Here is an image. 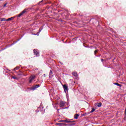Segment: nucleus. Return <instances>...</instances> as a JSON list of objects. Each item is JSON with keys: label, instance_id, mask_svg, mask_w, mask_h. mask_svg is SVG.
Masks as SVG:
<instances>
[{"label": "nucleus", "instance_id": "nucleus-5", "mask_svg": "<svg viewBox=\"0 0 126 126\" xmlns=\"http://www.w3.org/2000/svg\"><path fill=\"white\" fill-rule=\"evenodd\" d=\"M33 53H34V55H36V57L39 56V52H38V51H37L36 49L33 50Z\"/></svg>", "mask_w": 126, "mask_h": 126}, {"label": "nucleus", "instance_id": "nucleus-16", "mask_svg": "<svg viewBox=\"0 0 126 126\" xmlns=\"http://www.w3.org/2000/svg\"><path fill=\"white\" fill-rule=\"evenodd\" d=\"M19 68V67H16L13 70H17V69H18Z\"/></svg>", "mask_w": 126, "mask_h": 126}, {"label": "nucleus", "instance_id": "nucleus-21", "mask_svg": "<svg viewBox=\"0 0 126 126\" xmlns=\"http://www.w3.org/2000/svg\"><path fill=\"white\" fill-rule=\"evenodd\" d=\"M12 78H13L14 79H16V77L12 76Z\"/></svg>", "mask_w": 126, "mask_h": 126}, {"label": "nucleus", "instance_id": "nucleus-19", "mask_svg": "<svg viewBox=\"0 0 126 126\" xmlns=\"http://www.w3.org/2000/svg\"><path fill=\"white\" fill-rule=\"evenodd\" d=\"M98 52V50H96L95 51H94V55H96V54H97V52Z\"/></svg>", "mask_w": 126, "mask_h": 126}, {"label": "nucleus", "instance_id": "nucleus-7", "mask_svg": "<svg viewBox=\"0 0 126 126\" xmlns=\"http://www.w3.org/2000/svg\"><path fill=\"white\" fill-rule=\"evenodd\" d=\"M72 74L75 76V77H77L78 74H77V72H73Z\"/></svg>", "mask_w": 126, "mask_h": 126}, {"label": "nucleus", "instance_id": "nucleus-4", "mask_svg": "<svg viewBox=\"0 0 126 126\" xmlns=\"http://www.w3.org/2000/svg\"><path fill=\"white\" fill-rule=\"evenodd\" d=\"M40 87V85H37L32 88V90H36L37 88Z\"/></svg>", "mask_w": 126, "mask_h": 126}, {"label": "nucleus", "instance_id": "nucleus-10", "mask_svg": "<svg viewBox=\"0 0 126 126\" xmlns=\"http://www.w3.org/2000/svg\"><path fill=\"white\" fill-rule=\"evenodd\" d=\"M57 126H63V125H64V124L63 123H56Z\"/></svg>", "mask_w": 126, "mask_h": 126}, {"label": "nucleus", "instance_id": "nucleus-26", "mask_svg": "<svg viewBox=\"0 0 126 126\" xmlns=\"http://www.w3.org/2000/svg\"><path fill=\"white\" fill-rule=\"evenodd\" d=\"M46 76V74H44V76Z\"/></svg>", "mask_w": 126, "mask_h": 126}, {"label": "nucleus", "instance_id": "nucleus-14", "mask_svg": "<svg viewBox=\"0 0 126 126\" xmlns=\"http://www.w3.org/2000/svg\"><path fill=\"white\" fill-rule=\"evenodd\" d=\"M0 21H6V19L2 18V19H1Z\"/></svg>", "mask_w": 126, "mask_h": 126}, {"label": "nucleus", "instance_id": "nucleus-18", "mask_svg": "<svg viewBox=\"0 0 126 126\" xmlns=\"http://www.w3.org/2000/svg\"><path fill=\"white\" fill-rule=\"evenodd\" d=\"M95 111V109H94V108H93L92 110V111H91V113H93V112H94Z\"/></svg>", "mask_w": 126, "mask_h": 126}, {"label": "nucleus", "instance_id": "nucleus-20", "mask_svg": "<svg viewBox=\"0 0 126 126\" xmlns=\"http://www.w3.org/2000/svg\"><path fill=\"white\" fill-rule=\"evenodd\" d=\"M6 4H7V3H5L3 5V7H5V6H6Z\"/></svg>", "mask_w": 126, "mask_h": 126}, {"label": "nucleus", "instance_id": "nucleus-8", "mask_svg": "<svg viewBox=\"0 0 126 126\" xmlns=\"http://www.w3.org/2000/svg\"><path fill=\"white\" fill-rule=\"evenodd\" d=\"M52 74H53V71H52V70H51L50 71V73H49V77H53V75H52Z\"/></svg>", "mask_w": 126, "mask_h": 126}, {"label": "nucleus", "instance_id": "nucleus-13", "mask_svg": "<svg viewBox=\"0 0 126 126\" xmlns=\"http://www.w3.org/2000/svg\"><path fill=\"white\" fill-rule=\"evenodd\" d=\"M59 123H65V120H60V121H59Z\"/></svg>", "mask_w": 126, "mask_h": 126}, {"label": "nucleus", "instance_id": "nucleus-6", "mask_svg": "<svg viewBox=\"0 0 126 126\" xmlns=\"http://www.w3.org/2000/svg\"><path fill=\"white\" fill-rule=\"evenodd\" d=\"M64 105H65V102L63 101L60 102V107H64Z\"/></svg>", "mask_w": 126, "mask_h": 126}, {"label": "nucleus", "instance_id": "nucleus-9", "mask_svg": "<svg viewBox=\"0 0 126 126\" xmlns=\"http://www.w3.org/2000/svg\"><path fill=\"white\" fill-rule=\"evenodd\" d=\"M78 117H79V115L78 114H76L74 116V118L77 119H78Z\"/></svg>", "mask_w": 126, "mask_h": 126}, {"label": "nucleus", "instance_id": "nucleus-23", "mask_svg": "<svg viewBox=\"0 0 126 126\" xmlns=\"http://www.w3.org/2000/svg\"><path fill=\"white\" fill-rule=\"evenodd\" d=\"M101 61L102 63H103V62H104V59H101Z\"/></svg>", "mask_w": 126, "mask_h": 126}, {"label": "nucleus", "instance_id": "nucleus-2", "mask_svg": "<svg viewBox=\"0 0 126 126\" xmlns=\"http://www.w3.org/2000/svg\"><path fill=\"white\" fill-rule=\"evenodd\" d=\"M27 11V9H24L21 13H20L19 15H18L17 16V17H20V16L23 15L25 12Z\"/></svg>", "mask_w": 126, "mask_h": 126}, {"label": "nucleus", "instance_id": "nucleus-3", "mask_svg": "<svg viewBox=\"0 0 126 126\" xmlns=\"http://www.w3.org/2000/svg\"><path fill=\"white\" fill-rule=\"evenodd\" d=\"M63 88L64 89V91L65 93L68 91V87L66 86V85H63Z\"/></svg>", "mask_w": 126, "mask_h": 126}, {"label": "nucleus", "instance_id": "nucleus-11", "mask_svg": "<svg viewBox=\"0 0 126 126\" xmlns=\"http://www.w3.org/2000/svg\"><path fill=\"white\" fill-rule=\"evenodd\" d=\"M65 123H71V121L69 120L66 119L65 120Z\"/></svg>", "mask_w": 126, "mask_h": 126}, {"label": "nucleus", "instance_id": "nucleus-22", "mask_svg": "<svg viewBox=\"0 0 126 126\" xmlns=\"http://www.w3.org/2000/svg\"><path fill=\"white\" fill-rule=\"evenodd\" d=\"M42 2H43V0L39 2V4H40Z\"/></svg>", "mask_w": 126, "mask_h": 126}, {"label": "nucleus", "instance_id": "nucleus-17", "mask_svg": "<svg viewBox=\"0 0 126 126\" xmlns=\"http://www.w3.org/2000/svg\"><path fill=\"white\" fill-rule=\"evenodd\" d=\"M114 84H115V85H117V86H121V85H120L119 83H115Z\"/></svg>", "mask_w": 126, "mask_h": 126}, {"label": "nucleus", "instance_id": "nucleus-24", "mask_svg": "<svg viewBox=\"0 0 126 126\" xmlns=\"http://www.w3.org/2000/svg\"><path fill=\"white\" fill-rule=\"evenodd\" d=\"M63 126H66V124H64V125H63Z\"/></svg>", "mask_w": 126, "mask_h": 126}, {"label": "nucleus", "instance_id": "nucleus-25", "mask_svg": "<svg viewBox=\"0 0 126 126\" xmlns=\"http://www.w3.org/2000/svg\"><path fill=\"white\" fill-rule=\"evenodd\" d=\"M71 123H74V121H71Z\"/></svg>", "mask_w": 126, "mask_h": 126}, {"label": "nucleus", "instance_id": "nucleus-15", "mask_svg": "<svg viewBox=\"0 0 126 126\" xmlns=\"http://www.w3.org/2000/svg\"><path fill=\"white\" fill-rule=\"evenodd\" d=\"M102 106V103H98L97 104V107H101Z\"/></svg>", "mask_w": 126, "mask_h": 126}, {"label": "nucleus", "instance_id": "nucleus-12", "mask_svg": "<svg viewBox=\"0 0 126 126\" xmlns=\"http://www.w3.org/2000/svg\"><path fill=\"white\" fill-rule=\"evenodd\" d=\"M12 18H13V17H11L10 18H8L6 20V21H9L10 20H12Z\"/></svg>", "mask_w": 126, "mask_h": 126}, {"label": "nucleus", "instance_id": "nucleus-1", "mask_svg": "<svg viewBox=\"0 0 126 126\" xmlns=\"http://www.w3.org/2000/svg\"><path fill=\"white\" fill-rule=\"evenodd\" d=\"M35 78H36V76H35V75H32L29 79V83H32V82H33V80H34V79H35Z\"/></svg>", "mask_w": 126, "mask_h": 126}]
</instances>
